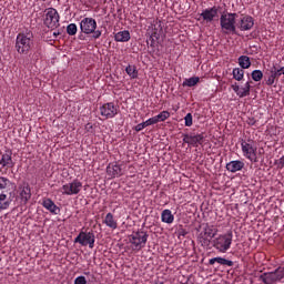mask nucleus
I'll use <instances>...</instances> for the list:
<instances>
[{
  "mask_svg": "<svg viewBox=\"0 0 284 284\" xmlns=\"http://www.w3.org/2000/svg\"><path fill=\"white\" fill-rule=\"evenodd\" d=\"M233 239L234 234L232 233V231L220 234L213 239V247L221 254H225L230 250V247H232Z\"/></svg>",
  "mask_w": 284,
  "mask_h": 284,
  "instance_id": "1",
  "label": "nucleus"
},
{
  "mask_svg": "<svg viewBox=\"0 0 284 284\" xmlns=\"http://www.w3.org/2000/svg\"><path fill=\"white\" fill-rule=\"evenodd\" d=\"M242 154L251 163H258V148L254 140L241 141Z\"/></svg>",
  "mask_w": 284,
  "mask_h": 284,
  "instance_id": "2",
  "label": "nucleus"
},
{
  "mask_svg": "<svg viewBox=\"0 0 284 284\" xmlns=\"http://www.w3.org/2000/svg\"><path fill=\"white\" fill-rule=\"evenodd\" d=\"M149 236L150 235H148V232H145L143 230L133 232L129 236V243H131V247H132L133 252H141V250H143V247H145Z\"/></svg>",
  "mask_w": 284,
  "mask_h": 284,
  "instance_id": "3",
  "label": "nucleus"
},
{
  "mask_svg": "<svg viewBox=\"0 0 284 284\" xmlns=\"http://www.w3.org/2000/svg\"><path fill=\"white\" fill-rule=\"evenodd\" d=\"M236 13H223L220 18V26L224 34H236Z\"/></svg>",
  "mask_w": 284,
  "mask_h": 284,
  "instance_id": "4",
  "label": "nucleus"
},
{
  "mask_svg": "<svg viewBox=\"0 0 284 284\" xmlns=\"http://www.w3.org/2000/svg\"><path fill=\"white\" fill-rule=\"evenodd\" d=\"M216 234H219V229H216V226L206 225L199 235V243H201L202 247H207Z\"/></svg>",
  "mask_w": 284,
  "mask_h": 284,
  "instance_id": "5",
  "label": "nucleus"
},
{
  "mask_svg": "<svg viewBox=\"0 0 284 284\" xmlns=\"http://www.w3.org/2000/svg\"><path fill=\"white\" fill-rule=\"evenodd\" d=\"M81 190H83V182H80L79 179H74L71 182L63 184L60 192L64 196H75Z\"/></svg>",
  "mask_w": 284,
  "mask_h": 284,
  "instance_id": "6",
  "label": "nucleus"
},
{
  "mask_svg": "<svg viewBox=\"0 0 284 284\" xmlns=\"http://www.w3.org/2000/svg\"><path fill=\"white\" fill-rule=\"evenodd\" d=\"M73 243H79L82 247L94 248L95 236L93 232H83L81 231L79 235L74 239Z\"/></svg>",
  "mask_w": 284,
  "mask_h": 284,
  "instance_id": "7",
  "label": "nucleus"
},
{
  "mask_svg": "<svg viewBox=\"0 0 284 284\" xmlns=\"http://www.w3.org/2000/svg\"><path fill=\"white\" fill-rule=\"evenodd\" d=\"M284 278V270L276 268L274 272L263 273L260 275V281L265 284H274L277 281H283Z\"/></svg>",
  "mask_w": 284,
  "mask_h": 284,
  "instance_id": "8",
  "label": "nucleus"
},
{
  "mask_svg": "<svg viewBox=\"0 0 284 284\" xmlns=\"http://www.w3.org/2000/svg\"><path fill=\"white\" fill-rule=\"evenodd\" d=\"M59 11H57V9L54 8H49L45 10V18H44V26H47V28H59Z\"/></svg>",
  "mask_w": 284,
  "mask_h": 284,
  "instance_id": "9",
  "label": "nucleus"
},
{
  "mask_svg": "<svg viewBox=\"0 0 284 284\" xmlns=\"http://www.w3.org/2000/svg\"><path fill=\"white\" fill-rule=\"evenodd\" d=\"M100 114L104 119H114L119 114V106L114 105L113 102L104 103L100 106Z\"/></svg>",
  "mask_w": 284,
  "mask_h": 284,
  "instance_id": "10",
  "label": "nucleus"
},
{
  "mask_svg": "<svg viewBox=\"0 0 284 284\" xmlns=\"http://www.w3.org/2000/svg\"><path fill=\"white\" fill-rule=\"evenodd\" d=\"M205 136L203 133L194 134H184L183 135V143H187V145H192V148H199L200 145H203Z\"/></svg>",
  "mask_w": 284,
  "mask_h": 284,
  "instance_id": "11",
  "label": "nucleus"
},
{
  "mask_svg": "<svg viewBox=\"0 0 284 284\" xmlns=\"http://www.w3.org/2000/svg\"><path fill=\"white\" fill-rule=\"evenodd\" d=\"M80 30L84 34H92L97 30V20L94 18H84L80 22Z\"/></svg>",
  "mask_w": 284,
  "mask_h": 284,
  "instance_id": "12",
  "label": "nucleus"
},
{
  "mask_svg": "<svg viewBox=\"0 0 284 284\" xmlns=\"http://www.w3.org/2000/svg\"><path fill=\"white\" fill-rule=\"evenodd\" d=\"M18 194L20 201H22V203L26 205V203L32 199V189L30 187V184L28 182L20 184L18 187Z\"/></svg>",
  "mask_w": 284,
  "mask_h": 284,
  "instance_id": "13",
  "label": "nucleus"
},
{
  "mask_svg": "<svg viewBox=\"0 0 284 284\" xmlns=\"http://www.w3.org/2000/svg\"><path fill=\"white\" fill-rule=\"evenodd\" d=\"M236 28L237 30H241V32L252 30V28H254V18H252L251 16H242L236 22Z\"/></svg>",
  "mask_w": 284,
  "mask_h": 284,
  "instance_id": "14",
  "label": "nucleus"
},
{
  "mask_svg": "<svg viewBox=\"0 0 284 284\" xmlns=\"http://www.w3.org/2000/svg\"><path fill=\"white\" fill-rule=\"evenodd\" d=\"M31 43H32V40H30V38L28 37H17V41H16L17 51L20 54L28 52V50H30Z\"/></svg>",
  "mask_w": 284,
  "mask_h": 284,
  "instance_id": "15",
  "label": "nucleus"
},
{
  "mask_svg": "<svg viewBox=\"0 0 284 284\" xmlns=\"http://www.w3.org/2000/svg\"><path fill=\"white\" fill-rule=\"evenodd\" d=\"M200 17H202L203 21H206V23H212V21L219 17V7L214 6L212 8L204 9Z\"/></svg>",
  "mask_w": 284,
  "mask_h": 284,
  "instance_id": "16",
  "label": "nucleus"
},
{
  "mask_svg": "<svg viewBox=\"0 0 284 284\" xmlns=\"http://www.w3.org/2000/svg\"><path fill=\"white\" fill-rule=\"evenodd\" d=\"M0 165L2 170H10L14 168V161L12 160V151H6L1 155Z\"/></svg>",
  "mask_w": 284,
  "mask_h": 284,
  "instance_id": "17",
  "label": "nucleus"
},
{
  "mask_svg": "<svg viewBox=\"0 0 284 284\" xmlns=\"http://www.w3.org/2000/svg\"><path fill=\"white\" fill-rule=\"evenodd\" d=\"M232 90L240 97V99H243L245 97H250V90H252V85L250 84V81H247L244 87H239L237 83L232 84Z\"/></svg>",
  "mask_w": 284,
  "mask_h": 284,
  "instance_id": "18",
  "label": "nucleus"
},
{
  "mask_svg": "<svg viewBox=\"0 0 284 284\" xmlns=\"http://www.w3.org/2000/svg\"><path fill=\"white\" fill-rule=\"evenodd\" d=\"M106 174L110 179H119V176H123V169L119 164H109L106 166Z\"/></svg>",
  "mask_w": 284,
  "mask_h": 284,
  "instance_id": "19",
  "label": "nucleus"
},
{
  "mask_svg": "<svg viewBox=\"0 0 284 284\" xmlns=\"http://www.w3.org/2000/svg\"><path fill=\"white\" fill-rule=\"evenodd\" d=\"M226 170L227 172H231L232 174H236V172H241L243 168H245V162L241 160H233L229 163H226Z\"/></svg>",
  "mask_w": 284,
  "mask_h": 284,
  "instance_id": "20",
  "label": "nucleus"
},
{
  "mask_svg": "<svg viewBox=\"0 0 284 284\" xmlns=\"http://www.w3.org/2000/svg\"><path fill=\"white\" fill-rule=\"evenodd\" d=\"M42 206L51 214H59V212H61V209H59V206H57V204H54V201H52L51 199H44L42 201Z\"/></svg>",
  "mask_w": 284,
  "mask_h": 284,
  "instance_id": "21",
  "label": "nucleus"
},
{
  "mask_svg": "<svg viewBox=\"0 0 284 284\" xmlns=\"http://www.w3.org/2000/svg\"><path fill=\"white\" fill-rule=\"evenodd\" d=\"M102 223H104L106 227H110V230H116V227H119V222H116L112 213H108Z\"/></svg>",
  "mask_w": 284,
  "mask_h": 284,
  "instance_id": "22",
  "label": "nucleus"
},
{
  "mask_svg": "<svg viewBox=\"0 0 284 284\" xmlns=\"http://www.w3.org/2000/svg\"><path fill=\"white\" fill-rule=\"evenodd\" d=\"M10 187H12V181L6 176H0V194H8Z\"/></svg>",
  "mask_w": 284,
  "mask_h": 284,
  "instance_id": "23",
  "label": "nucleus"
},
{
  "mask_svg": "<svg viewBox=\"0 0 284 284\" xmlns=\"http://www.w3.org/2000/svg\"><path fill=\"white\" fill-rule=\"evenodd\" d=\"M161 221L162 223H166L168 225H172L174 223V214L170 209H165L161 213Z\"/></svg>",
  "mask_w": 284,
  "mask_h": 284,
  "instance_id": "24",
  "label": "nucleus"
},
{
  "mask_svg": "<svg viewBox=\"0 0 284 284\" xmlns=\"http://www.w3.org/2000/svg\"><path fill=\"white\" fill-rule=\"evenodd\" d=\"M214 263H219V265H226L227 267H232L234 265L232 260H227L225 257H213L209 260V265H214Z\"/></svg>",
  "mask_w": 284,
  "mask_h": 284,
  "instance_id": "25",
  "label": "nucleus"
},
{
  "mask_svg": "<svg viewBox=\"0 0 284 284\" xmlns=\"http://www.w3.org/2000/svg\"><path fill=\"white\" fill-rule=\"evenodd\" d=\"M12 203V200L8 196V193H0V212L8 210Z\"/></svg>",
  "mask_w": 284,
  "mask_h": 284,
  "instance_id": "26",
  "label": "nucleus"
},
{
  "mask_svg": "<svg viewBox=\"0 0 284 284\" xmlns=\"http://www.w3.org/2000/svg\"><path fill=\"white\" fill-rule=\"evenodd\" d=\"M148 34L149 37H163V29H161V24L149 27Z\"/></svg>",
  "mask_w": 284,
  "mask_h": 284,
  "instance_id": "27",
  "label": "nucleus"
},
{
  "mask_svg": "<svg viewBox=\"0 0 284 284\" xmlns=\"http://www.w3.org/2000/svg\"><path fill=\"white\" fill-rule=\"evenodd\" d=\"M150 125H156V122H154V118H150L146 121L139 123L134 126L135 132H141L142 130H145V128Z\"/></svg>",
  "mask_w": 284,
  "mask_h": 284,
  "instance_id": "28",
  "label": "nucleus"
},
{
  "mask_svg": "<svg viewBox=\"0 0 284 284\" xmlns=\"http://www.w3.org/2000/svg\"><path fill=\"white\" fill-rule=\"evenodd\" d=\"M125 72L130 79H139V70H136L135 65L129 64L125 68Z\"/></svg>",
  "mask_w": 284,
  "mask_h": 284,
  "instance_id": "29",
  "label": "nucleus"
},
{
  "mask_svg": "<svg viewBox=\"0 0 284 284\" xmlns=\"http://www.w3.org/2000/svg\"><path fill=\"white\" fill-rule=\"evenodd\" d=\"M239 65L242 68V70H247V68L252 65V61H250V57L241 55L239 58Z\"/></svg>",
  "mask_w": 284,
  "mask_h": 284,
  "instance_id": "30",
  "label": "nucleus"
},
{
  "mask_svg": "<svg viewBox=\"0 0 284 284\" xmlns=\"http://www.w3.org/2000/svg\"><path fill=\"white\" fill-rule=\"evenodd\" d=\"M199 81H201V78H199V77H192V78L185 79L183 81V87L194 88V85H196L199 83Z\"/></svg>",
  "mask_w": 284,
  "mask_h": 284,
  "instance_id": "31",
  "label": "nucleus"
},
{
  "mask_svg": "<svg viewBox=\"0 0 284 284\" xmlns=\"http://www.w3.org/2000/svg\"><path fill=\"white\" fill-rule=\"evenodd\" d=\"M170 116L169 111H162L158 115L153 116V121L156 123H161L163 121H168V118Z\"/></svg>",
  "mask_w": 284,
  "mask_h": 284,
  "instance_id": "32",
  "label": "nucleus"
},
{
  "mask_svg": "<svg viewBox=\"0 0 284 284\" xmlns=\"http://www.w3.org/2000/svg\"><path fill=\"white\" fill-rule=\"evenodd\" d=\"M243 77H245V71L243 69H233V79H235V81H243Z\"/></svg>",
  "mask_w": 284,
  "mask_h": 284,
  "instance_id": "33",
  "label": "nucleus"
},
{
  "mask_svg": "<svg viewBox=\"0 0 284 284\" xmlns=\"http://www.w3.org/2000/svg\"><path fill=\"white\" fill-rule=\"evenodd\" d=\"M276 79H278V75L275 73L274 69L271 68V74L265 80L266 85H274V83L276 82Z\"/></svg>",
  "mask_w": 284,
  "mask_h": 284,
  "instance_id": "34",
  "label": "nucleus"
},
{
  "mask_svg": "<svg viewBox=\"0 0 284 284\" xmlns=\"http://www.w3.org/2000/svg\"><path fill=\"white\" fill-rule=\"evenodd\" d=\"M77 32H78L77 24H74V23L68 24L67 33L69 34V37H74V34H77Z\"/></svg>",
  "mask_w": 284,
  "mask_h": 284,
  "instance_id": "35",
  "label": "nucleus"
},
{
  "mask_svg": "<svg viewBox=\"0 0 284 284\" xmlns=\"http://www.w3.org/2000/svg\"><path fill=\"white\" fill-rule=\"evenodd\" d=\"M251 77L253 79V81H261L263 79V71L261 70H254L252 73H251Z\"/></svg>",
  "mask_w": 284,
  "mask_h": 284,
  "instance_id": "36",
  "label": "nucleus"
},
{
  "mask_svg": "<svg viewBox=\"0 0 284 284\" xmlns=\"http://www.w3.org/2000/svg\"><path fill=\"white\" fill-rule=\"evenodd\" d=\"M272 69L275 71V74L281 79L284 75V67H278V64H274Z\"/></svg>",
  "mask_w": 284,
  "mask_h": 284,
  "instance_id": "37",
  "label": "nucleus"
},
{
  "mask_svg": "<svg viewBox=\"0 0 284 284\" xmlns=\"http://www.w3.org/2000/svg\"><path fill=\"white\" fill-rule=\"evenodd\" d=\"M192 123H193L192 113H187V114L184 116V125H185L186 128H192Z\"/></svg>",
  "mask_w": 284,
  "mask_h": 284,
  "instance_id": "38",
  "label": "nucleus"
},
{
  "mask_svg": "<svg viewBox=\"0 0 284 284\" xmlns=\"http://www.w3.org/2000/svg\"><path fill=\"white\" fill-rule=\"evenodd\" d=\"M74 284H88V280H85V276L80 275L74 280Z\"/></svg>",
  "mask_w": 284,
  "mask_h": 284,
  "instance_id": "39",
  "label": "nucleus"
},
{
  "mask_svg": "<svg viewBox=\"0 0 284 284\" xmlns=\"http://www.w3.org/2000/svg\"><path fill=\"white\" fill-rule=\"evenodd\" d=\"M275 165H277L278 170H283L284 168V155L275 161Z\"/></svg>",
  "mask_w": 284,
  "mask_h": 284,
  "instance_id": "40",
  "label": "nucleus"
},
{
  "mask_svg": "<svg viewBox=\"0 0 284 284\" xmlns=\"http://www.w3.org/2000/svg\"><path fill=\"white\" fill-rule=\"evenodd\" d=\"M114 40L120 43H126V41H130V37H115Z\"/></svg>",
  "mask_w": 284,
  "mask_h": 284,
  "instance_id": "41",
  "label": "nucleus"
},
{
  "mask_svg": "<svg viewBox=\"0 0 284 284\" xmlns=\"http://www.w3.org/2000/svg\"><path fill=\"white\" fill-rule=\"evenodd\" d=\"M118 37H130V31H128V30L120 31V32H118Z\"/></svg>",
  "mask_w": 284,
  "mask_h": 284,
  "instance_id": "42",
  "label": "nucleus"
},
{
  "mask_svg": "<svg viewBox=\"0 0 284 284\" xmlns=\"http://www.w3.org/2000/svg\"><path fill=\"white\" fill-rule=\"evenodd\" d=\"M247 124L248 125H256V120L254 118H248Z\"/></svg>",
  "mask_w": 284,
  "mask_h": 284,
  "instance_id": "43",
  "label": "nucleus"
},
{
  "mask_svg": "<svg viewBox=\"0 0 284 284\" xmlns=\"http://www.w3.org/2000/svg\"><path fill=\"white\" fill-rule=\"evenodd\" d=\"M154 284H165V281L158 278L154 281Z\"/></svg>",
  "mask_w": 284,
  "mask_h": 284,
  "instance_id": "44",
  "label": "nucleus"
},
{
  "mask_svg": "<svg viewBox=\"0 0 284 284\" xmlns=\"http://www.w3.org/2000/svg\"><path fill=\"white\" fill-rule=\"evenodd\" d=\"M53 37H59V34H61L60 32H57V31H53L52 33H51Z\"/></svg>",
  "mask_w": 284,
  "mask_h": 284,
  "instance_id": "45",
  "label": "nucleus"
},
{
  "mask_svg": "<svg viewBox=\"0 0 284 284\" xmlns=\"http://www.w3.org/2000/svg\"><path fill=\"white\" fill-rule=\"evenodd\" d=\"M97 37H101V32L98 31Z\"/></svg>",
  "mask_w": 284,
  "mask_h": 284,
  "instance_id": "46",
  "label": "nucleus"
},
{
  "mask_svg": "<svg viewBox=\"0 0 284 284\" xmlns=\"http://www.w3.org/2000/svg\"><path fill=\"white\" fill-rule=\"evenodd\" d=\"M149 39H150V41H154V38H152V37H150Z\"/></svg>",
  "mask_w": 284,
  "mask_h": 284,
  "instance_id": "47",
  "label": "nucleus"
},
{
  "mask_svg": "<svg viewBox=\"0 0 284 284\" xmlns=\"http://www.w3.org/2000/svg\"><path fill=\"white\" fill-rule=\"evenodd\" d=\"M18 37H22L21 33H19Z\"/></svg>",
  "mask_w": 284,
  "mask_h": 284,
  "instance_id": "48",
  "label": "nucleus"
}]
</instances>
